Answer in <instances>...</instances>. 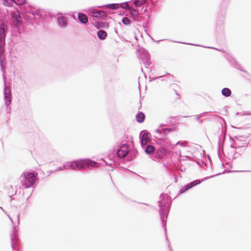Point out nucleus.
Here are the masks:
<instances>
[{
	"instance_id": "obj_1",
	"label": "nucleus",
	"mask_w": 251,
	"mask_h": 251,
	"mask_svg": "<svg viewBox=\"0 0 251 251\" xmlns=\"http://www.w3.org/2000/svg\"><path fill=\"white\" fill-rule=\"evenodd\" d=\"M159 198L160 200L158 201L159 206V212L162 226L167 236L166 221L172 204L171 197L167 194L162 193Z\"/></svg>"
},
{
	"instance_id": "obj_2",
	"label": "nucleus",
	"mask_w": 251,
	"mask_h": 251,
	"mask_svg": "<svg viewBox=\"0 0 251 251\" xmlns=\"http://www.w3.org/2000/svg\"><path fill=\"white\" fill-rule=\"evenodd\" d=\"M96 164V162L89 159H80L67 162L63 164V167L66 170H77L95 167Z\"/></svg>"
},
{
	"instance_id": "obj_3",
	"label": "nucleus",
	"mask_w": 251,
	"mask_h": 251,
	"mask_svg": "<svg viewBox=\"0 0 251 251\" xmlns=\"http://www.w3.org/2000/svg\"><path fill=\"white\" fill-rule=\"evenodd\" d=\"M44 11L40 9H36L34 7H29L26 9L25 14H23L24 18L27 21H36L43 18Z\"/></svg>"
},
{
	"instance_id": "obj_4",
	"label": "nucleus",
	"mask_w": 251,
	"mask_h": 251,
	"mask_svg": "<svg viewBox=\"0 0 251 251\" xmlns=\"http://www.w3.org/2000/svg\"><path fill=\"white\" fill-rule=\"evenodd\" d=\"M145 152L148 154H154L156 158H161L167 153V150L164 147H159V148H156L151 145H148L145 149Z\"/></svg>"
},
{
	"instance_id": "obj_5",
	"label": "nucleus",
	"mask_w": 251,
	"mask_h": 251,
	"mask_svg": "<svg viewBox=\"0 0 251 251\" xmlns=\"http://www.w3.org/2000/svg\"><path fill=\"white\" fill-rule=\"evenodd\" d=\"M21 177L23 178L21 180V184L25 188L32 187L36 180L35 174L33 172L23 173Z\"/></svg>"
},
{
	"instance_id": "obj_6",
	"label": "nucleus",
	"mask_w": 251,
	"mask_h": 251,
	"mask_svg": "<svg viewBox=\"0 0 251 251\" xmlns=\"http://www.w3.org/2000/svg\"><path fill=\"white\" fill-rule=\"evenodd\" d=\"M23 28L21 17L17 14H13L11 19V29L12 32L20 34L22 33Z\"/></svg>"
},
{
	"instance_id": "obj_7",
	"label": "nucleus",
	"mask_w": 251,
	"mask_h": 251,
	"mask_svg": "<svg viewBox=\"0 0 251 251\" xmlns=\"http://www.w3.org/2000/svg\"><path fill=\"white\" fill-rule=\"evenodd\" d=\"M3 79L4 82V88L3 90L4 100L5 104L6 105V110L8 111V112H9L11 109V106H9L11 102V93L10 87L6 85L5 81L6 78L4 75H3Z\"/></svg>"
},
{
	"instance_id": "obj_8",
	"label": "nucleus",
	"mask_w": 251,
	"mask_h": 251,
	"mask_svg": "<svg viewBox=\"0 0 251 251\" xmlns=\"http://www.w3.org/2000/svg\"><path fill=\"white\" fill-rule=\"evenodd\" d=\"M139 52H140L139 58L143 61L145 67L148 68L151 63L149 52L144 48L140 49Z\"/></svg>"
},
{
	"instance_id": "obj_9",
	"label": "nucleus",
	"mask_w": 251,
	"mask_h": 251,
	"mask_svg": "<svg viewBox=\"0 0 251 251\" xmlns=\"http://www.w3.org/2000/svg\"><path fill=\"white\" fill-rule=\"evenodd\" d=\"M103 6H106L107 8L110 9H118L120 8L123 9H126L129 7L128 2H124L120 3H110L107 4L103 6H99L98 7H101Z\"/></svg>"
},
{
	"instance_id": "obj_10",
	"label": "nucleus",
	"mask_w": 251,
	"mask_h": 251,
	"mask_svg": "<svg viewBox=\"0 0 251 251\" xmlns=\"http://www.w3.org/2000/svg\"><path fill=\"white\" fill-rule=\"evenodd\" d=\"M89 14L91 16L101 19H104L107 16V13L105 11L94 9L89 10Z\"/></svg>"
},
{
	"instance_id": "obj_11",
	"label": "nucleus",
	"mask_w": 251,
	"mask_h": 251,
	"mask_svg": "<svg viewBox=\"0 0 251 251\" xmlns=\"http://www.w3.org/2000/svg\"><path fill=\"white\" fill-rule=\"evenodd\" d=\"M150 134L147 131H142L139 135L140 141L142 147L146 146Z\"/></svg>"
},
{
	"instance_id": "obj_12",
	"label": "nucleus",
	"mask_w": 251,
	"mask_h": 251,
	"mask_svg": "<svg viewBox=\"0 0 251 251\" xmlns=\"http://www.w3.org/2000/svg\"><path fill=\"white\" fill-rule=\"evenodd\" d=\"M227 8V5H222L221 7H220V9L219 10L218 15V20L220 22V24L223 25V19L226 16V10Z\"/></svg>"
},
{
	"instance_id": "obj_13",
	"label": "nucleus",
	"mask_w": 251,
	"mask_h": 251,
	"mask_svg": "<svg viewBox=\"0 0 251 251\" xmlns=\"http://www.w3.org/2000/svg\"><path fill=\"white\" fill-rule=\"evenodd\" d=\"M126 9H128L130 11L129 13L126 14V16H129V17L132 19L133 21H135L137 16L138 15H139L138 10L135 8H131L129 6L128 8H127Z\"/></svg>"
},
{
	"instance_id": "obj_14",
	"label": "nucleus",
	"mask_w": 251,
	"mask_h": 251,
	"mask_svg": "<svg viewBox=\"0 0 251 251\" xmlns=\"http://www.w3.org/2000/svg\"><path fill=\"white\" fill-rule=\"evenodd\" d=\"M18 226H13V233L11 234V247L13 248V245L15 244V242L18 240Z\"/></svg>"
},
{
	"instance_id": "obj_15",
	"label": "nucleus",
	"mask_w": 251,
	"mask_h": 251,
	"mask_svg": "<svg viewBox=\"0 0 251 251\" xmlns=\"http://www.w3.org/2000/svg\"><path fill=\"white\" fill-rule=\"evenodd\" d=\"M94 25L97 29L100 28H108L109 27L108 23L101 21H96L94 23Z\"/></svg>"
},
{
	"instance_id": "obj_16",
	"label": "nucleus",
	"mask_w": 251,
	"mask_h": 251,
	"mask_svg": "<svg viewBox=\"0 0 251 251\" xmlns=\"http://www.w3.org/2000/svg\"><path fill=\"white\" fill-rule=\"evenodd\" d=\"M215 176H210L208 177H204L201 179V180H200L199 179H197L193 181L192 182H191L189 183V185H190L191 186L190 187H193L196 185H197L199 184H200L202 181H203L205 180H207L210 178H212L214 177Z\"/></svg>"
},
{
	"instance_id": "obj_17",
	"label": "nucleus",
	"mask_w": 251,
	"mask_h": 251,
	"mask_svg": "<svg viewBox=\"0 0 251 251\" xmlns=\"http://www.w3.org/2000/svg\"><path fill=\"white\" fill-rule=\"evenodd\" d=\"M78 19L79 21L83 24L87 23L88 19L87 16L84 13H79L78 14Z\"/></svg>"
},
{
	"instance_id": "obj_18",
	"label": "nucleus",
	"mask_w": 251,
	"mask_h": 251,
	"mask_svg": "<svg viewBox=\"0 0 251 251\" xmlns=\"http://www.w3.org/2000/svg\"><path fill=\"white\" fill-rule=\"evenodd\" d=\"M58 25L62 27H65L67 25V22L66 18L64 16H60L57 19Z\"/></svg>"
},
{
	"instance_id": "obj_19",
	"label": "nucleus",
	"mask_w": 251,
	"mask_h": 251,
	"mask_svg": "<svg viewBox=\"0 0 251 251\" xmlns=\"http://www.w3.org/2000/svg\"><path fill=\"white\" fill-rule=\"evenodd\" d=\"M145 119V115L142 112L139 111L136 115V119L137 122L139 123H143Z\"/></svg>"
},
{
	"instance_id": "obj_20",
	"label": "nucleus",
	"mask_w": 251,
	"mask_h": 251,
	"mask_svg": "<svg viewBox=\"0 0 251 251\" xmlns=\"http://www.w3.org/2000/svg\"><path fill=\"white\" fill-rule=\"evenodd\" d=\"M155 132L159 134L162 137H166L167 136V127L157 128L155 130Z\"/></svg>"
},
{
	"instance_id": "obj_21",
	"label": "nucleus",
	"mask_w": 251,
	"mask_h": 251,
	"mask_svg": "<svg viewBox=\"0 0 251 251\" xmlns=\"http://www.w3.org/2000/svg\"><path fill=\"white\" fill-rule=\"evenodd\" d=\"M97 35L100 40H103L106 38L107 33L105 31L102 29H100L97 32Z\"/></svg>"
},
{
	"instance_id": "obj_22",
	"label": "nucleus",
	"mask_w": 251,
	"mask_h": 251,
	"mask_svg": "<svg viewBox=\"0 0 251 251\" xmlns=\"http://www.w3.org/2000/svg\"><path fill=\"white\" fill-rule=\"evenodd\" d=\"M230 61L234 65V66L235 68L239 70L240 71H241L242 72H246V71L245 70H244V69L241 67L240 64H239L234 58H231Z\"/></svg>"
},
{
	"instance_id": "obj_23",
	"label": "nucleus",
	"mask_w": 251,
	"mask_h": 251,
	"mask_svg": "<svg viewBox=\"0 0 251 251\" xmlns=\"http://www.w3.org/2000/svg\"><path fill=\"white\" fill-rule=\"evenodd\" d=\"M128 151H127L122 149V148H120L117 151V155L118 157H119L120 158H122L126 156L128 154Z\"/></svg>"
},
{
	"instance_id": "obj_24",
	"label": "nucleus",
	"mask_w": 251,
	"mask_h": 251,
	"mask_svg": "<svg viewBox=\"0 0 251 251\" xmlns=\"http://www.w3.org/2000/svg\"><path fill=\"white\" fill-rule=\"evenodd\" d=\"M221 93L223 96L228 97L231 95V91L230 89L225 87L222 90Z\"/></svg>"
},
{
	"instance_id": "obj_25",
	"label": "nucleus",
	"mask_w": 251,
	"mask_h": 251,
	"mask_svg": "<svg viewBox=\"0 0 251 251\" xmlns=\"http://www.w3.org/2000/svg\"><path fill=\"white\" fill-rule=\"evenodd\" d=\"M222 138H223V141L224 142L225 140V139L226 138V134L223 133V131L221 132V135L219 137V139H218V154H219V151H220V147H221V140H222Z\"/></svg>"
},
{
	"instance_id": "obj_26",
	"label": "nucleus",
	"mask_w": 251,
	"mask_h": 251,
	"mask_svg": "<svg viewBox=\"0 0 251 251\" xmlns=\"http://www.w3.org/2000/svg\"><path fill=\"white\" fill-rule=\"evenodd\" d=\"M146 1V0H134V3L135 5V7L136 8L140 7L142 5L145 3Z\"/></svg>"
},
{
	"instance_id": "obj_27",
	"label": "nucleus",
	"mask_w": 251,
	"mask_h": 251,
	"mask_svg": "<svg viewBox=\"0 0 251 251\" xmlns=\"http://www.w3.org/2000/svg\"><path fill=\"white\" fill-rule=\"evenodd\" d=\"M212 112V111H209V112H204L201 114H200L198 115H197V117H196V120H197L198 121H199V123L200 124H201L203 122V120L201 119V118L204 115L206 114H207L208 113H211Z\"/></svg>"
},
{
	"instance_id": "obj_28",
	"label": "nucleus",
	"mask_w": 251,
	"mask_h": 251,
	"mask_svg": "<svg viewBox=\"0 0 251 251\" xmlns=\"http://www.w3.org/2000/svg\"><path fill=\"white\" fill-rule=\"evenodd\" d=\"M122 22L126 25H129L131 23V21L127 17L122 18Z\"/></svg>"
},
{
	"instance_id": "obj_29",
	"label": "nucleus",
	"mask_w": 251,
	"mask_h": 251,
	"mask_svg": "<svg viewBox=\"0 0 251 251\" xmlns=\"http://www.w3.org/2000/svg\"><path fill=\"white\" fill-rule=\"evenodd\" d=\"M3 4L7 6L11 7L15 1V0H2Z\"/></svg>"
},
{
	"instance_id": "obj_30",
	"label": "nucleus",
	"mask_w": 251,
	"mask_h": 251,
	"mask_svg": "<svg viewBox=\"0 0 251 251\" xmlns=\"http://www.w3.org/2000/svg\"><path fill=\"white\" fill-rule=\"evenodd\" d=\"M26 0H15L14 3L17 5H19L20 7H22L26 3Z\"/></svg>"
},
{
	"instance_id": "obj_31",
	"label": "nucleus",
	"mask_w": 251,
	"mask_h": 251,
	"mask_svg": "<svg viewBox=\"0 0 251 251\" xmlns=\"http://www.w3.org/2000/svg\"><path fill=\"white\" fill-rule=\"evenodd\" d=\"M190 185H189V183L187 184L179 190V194H182L183 193H185L189 189L192 188V187H190Z\"/></svg>"
},
{
	"instance_id": "obj_32",
	"label": "nucleus",
	"mask_w": 251,
	"mask_h": 251,
	"mask_svg": "<svg viewBox=\"0 0 251 251\" xmlns=\"http://www.w3.org/2000/svg\"><path fill=\"white\" fill-rule=\"evenodd\" d=\"M190 185H189V183L187 184L179 190V194H182L183 193H185L189 189L192 188V187H190Z\"/></svg>"
},
{
	"instance_id": "obj_33",
	"label": "nucleus",
	"mask_w": 251,
	"mask_h": 251,
	"mask_svg": "<svg viewBox=\"0 0 251 251\" xmlns=\"http://www.w3.org/2000/svg\"><path fill=\"white\" fill-rule=\"evenodd\" d=\"M187 144V142L185 141H183V142L178 141L176 143V145H180L181 147H186Z\"/></svg>"
},
{
	"instance_id": "obj_34",
	"label": "nucleus",
	"mask_w": 251,
	"mask_h": 251,
	"mask_svg": "<svg viewBox=\"0 0 251 251\" xmlns=\"http://www.w3.org/2000/svg\"><path fill=\"white\" fill-rule=\"evenodd\" d=\"M142 18L143 16L140 15V14L139 13V15H138L137 16V18H136V20H135V21L138 22H142Z\"/></svg>"
},
{
	"instance_id": "obj_35",
	"label": "nucleus",
	"mask_w": 251,
	"mask_h": 251,
	"mask_svg": "<svg viewBox=\"0 0 251 251\" xmlns=\"http://www.w3.org/2000/svg\"><path fill=\"white\" fill-rule=\"evenodd\" d=\"M232 140L233 143H232V145H231V148H240V146L236 145V143L235 142V141L233 140V139H232Z\"/></svg>"
},
{
	"instance_id": "obj_36",
	"label": "nucleus",
	"mask_w": 251,
	"mask_h": 251,
	"mask_svg": "<svg viewBox=\"0 0 251 251\" xmlns=\"http://www.w3.org/2000/svg\"><path fill=\"white\" fill-rule=\"evenodd\" d=\"M176 130L175 127H167V132H172L173 131H175Z\"/></svg>"
},
{
	"instance_id": "obj_37",
	"label": "nucleus",
	"mask_w": 251,
	"mask_h": 251,
	"mask_svg": "<svg viewBox=\"0 0 251 251\" xmlns=\"http://www.w3.org/2000/svg\"><path fill=\"white\" fill-rule=\"evenodd\" d=\"M163 76H164V75L159 76H157V77H154L153 78H152L151 79V77H150V81H153V80H156V79H157L158 78L163 77Z\"/></svg>"
},
{
	"instance_id": "obj_38",
	"label": "nucleus",
	"mask_w": 251,
	"mask_h": 251,
	"mask_svg": "<svg viewBox=\"0 0 251 251\" xmlns=\"http://www.w3.org/2000/svg\"><path fill=\"white\" fill-rule=\"evenodd\" d=\"M30 196V195L28 197H27L26 199L25 204L24 206L25 208H26L28 206V199H29Z\"/></svg>"
},
{
	"instance_id": "obj_39",
	"label": "nucleus",
	"mask_w": 251,
	"mask_h": 251,
	"mask_svg": "<svg viewBox=\"0 0 251 251\" xmlns=\"http://www.w3.org/2000/svg\"><path fill=\"white\" fill-rule=\"evenodd\" d=\"M204 48H210V49H215V50H220L222 52H225V51L223 50H219V49H218L217 48H213V47H204Z\"/></svg>"
},
{
	"instance_id": "obj_40",
	"label": "nucleus",
	"mask_w": 251,
	"mask_h": 251,
	"mask_svg": "<svg viewBox=\"0 0 251 251\" xmlns=\"http://www.w3.org/2000/svg\"><path fill=\"white\" fill-rule=\"evenodd\" d=\"M63 169H64V168L63 167V166H60V167H59L58 168H57L55 171H62L63 170Z\"/></svg>"
},
{
	"instance_id": "obj_41",
	"label": "nucleus",
	"mask_w": 251,
	"mask_h": 251,
	"mask_svg": "<svg viewBox=\"0 0 251 251\" xmlns=\"http://www.w3.org/2000/svg\"><path fill=\"white\" fill-rule=\"evenodd\" d=\"M17 221H18V224L19 225V220H20V214H19L17 215Z\"/></svg>"
},
{
	"instance_id": "obj_42",
	"label": "nucleus",
	"mask_w": 251,
	"mask_h": 251,
	"mask_svg": "<svg viewBox=\"0 0 251 251\" xmlns=\"http://www.w3.org/2000/svg\"><path fill=\"white\" fill-rule=\"evenodd\" d=\"M165 126V124H161L159 125V128H164L163 127Z\"/></svg>"
},
{
	"instance_id": "obj_43",
	"label": "nucleus",
	"mask_w": 251,
	"mask_h": 251,
	"mask_svg": "<svg viewBox=\"0 0 251 251\" xmlns=\"http://www.w3.org/2000/svg\"><path fill=\"white\" fill-rule=\"evenodd\" d=\"M141 11H143V12H144V13H145V12H146L147 9H146V8H145V9H144V7H143L142 8V9H141Z\"/></svg>"
},
{
	"instance_id": "obj_44",
	"label": "nucleus",
	"mask_w": 251,
	"mask_h": 251,
	"mask_svg": "<svg viewBox=\"0 0 251 251\" xmlns=\"http://www.w3.org/2000/svg\"><path fill=\"white\" fill-rule=\"evenodd\" d=\"M243 115H251V113H245L243 114Z\"/></svg>"
},
{
	"instance_id": "obj_45",
	"label": "nucleus",
	"mask_w": 251,
	"mask_h": 251,
	"mask_svg": "<svg viewBox=\"0 0 251 251\" xmlns=\"http://www.w3.org/2000/svg\"><path fill=\"white\" fill-rule=\"evenodd\" d=\"M189 45H194V46H201V45H198V44H188Z\"/></svg>"
},
{
	"instance_id": "obj_46",
	"label": "nucleus",
	"mask_w": 251,
	"mask_h": 251,
	"mask_svg": "<svg viewBox=\"0 0 251 251\" xmlns=\"http://www.w3.org/2000/svg\"><path fill=\"white\" fill-rule=\"evenodd\" d=\"M114 31H115V32L117 34H118V30H117V29L116 28H114Z\"/></svg>"
},
{
	"instance_id": "obj_47",
	"label": "nucleus",
	"mask_w": 251,
	"mask_h": 251,
	"mask_svg": "<svg viewBox=\"0 0 251 251\" xmlns=\"http://www.w3.org/2000/svg\"><path fill=\"white\" fill-rule=\"evenodd\" d=\"M139 203H141V204H145V205H148V206H150L149 204H148L147 203H141V202H139Z\"/></svg>"
},
{
	"instance_id": "obj_48",
	"label": "nucleus",
	"mask_w": 251,
	"mask_h": 251,
	"mask_svg": "<svg viewBox=\"0 0 251 251\" xmlns=\"http://www.w3.org/2000/svg\"><path fill=\"white\" fill-rule=\"evenodd\" d=\"M55 172H56V171H55V170H53V171L51 170L50 173H53Z\"/></svg>"
},
{
	"instance_id": "obj_49",
	"label": "nucleus",
	"mask_w": 251,
	"mask_h": 251,
	"mask_svg": "<svg viewBox=\"0 0 251 251\" xmlns=\"http://www.w3.org/2000/svg\"><path fill=\"white\" fill-rule=\"evenodd\" d=\"M169 247L170 248V251H172V249H171V246H170V244H169Z\"/></svg>"
},
{
	"instance_id": "obj_50",
	"label": "nucleus",
	"mask_w": 251,
	"mask_h": 251,
	"mask_svg": "<svg viewBox=\"0 0 251 251\" xmlns=\"http://www.w3.org/2000/svg\"><path fill=\"white\" fill-rule=\"evenodd\" d=\"M145 16H147V17H148V19H149V18H150V16H149V14H147V15H146H146H145Z\"/></svg>"
},
{
	"instance_id": "obj_51",
	"label": "nucleus",
	"mask_w": 251,
	"mask_h": 251,
	"mask_svg": "<svg viewBox=\"0 0 251 251\" xmlns=\"http://www.w3.org/2000/svg\"><path fill=\"white\" fill-rule=\"evenodd\" d=\"M155 138H160V137H158V136H155Z\"/></svg>"
},
{
	"instance_id": "obj_52",
	"label": "nucleus",
	"mask_w": 251,
	"mask_h": 251,
	"mask_svg": "<svg viewBox=\"0 0 251 251\" xmlns=\"http://www.w3.org/2000/svg\"><path fill=\"white\" fill-rule=\"evenodd\" d=\"M207 156H208V159H210V156H209V155H207Z\"/></svg>"
},
{
	"instance_id": "obj_53",
	"label": "nucleus",
	"mask_w": 251,
	"mask_h": 251,
	"mask_svg": "<svg viewBox=\"0 0 251 251\" xmlns=\"http://www.w3.org/2000/svg\"><path fill=\"white\" fill-rule=\"evenodd\" d=\"M161 41V40H159V41H158L157 42V43H159V42H160Z\"/></svg>"
},
{
	"instance_id": "obj_54",
	"label": "nucleus",
	"mask_w": 251,
	"mask_h": 251,
	"mask_svg": "<svg viewBox=\"0 0 251 251\" xmlns=\"http://www.w3.org/2000/svg\"><path fill=\"white\" fill-rule=\"evenodd\" d=\"M197 163L198 164H199V162L198 161H197Z\"/></svg>"
},
{
	"instance_id": "obj_55",
	"label": "nucleus",
	"mask_w": 251,
	"mask_h": 251,
	"mask_svg": "<svg viewBox=\"0 0 251 251\" xmlns=\"http://www.w3.org/2000/svg\"><path fill=\"white\" fill-rule=\"evenodd\" d=\"M12 249H13V251H14V246L13 247Z\"/></svg>"
},
{
	"instance_id": "obj_56",
	"label": "nucleus",
	"mask_w": 251,
	"mask_h": 251,
	"mask_svg": "<svg viewBox=\"0 0 251 251\" xmlns=\"http://www.w3.org/2000/svg\"><path fill=\"white\" fill-rule=\"evenodd\" d=\"M176 94L177 95V96H179L178 93L177 92H176Z\"/></svg>"
},
{
	"instance_id": "obj_57",
	"label": "nucleus",
	"mask_w": 251,
	"mask_h": 251,
	"mask_svg": "<svg viewBox=\"0 0 251 251\" xmlns=\"http://www.w3.org/2000/svg\"><path fill=\"white\" fill-rule=\"evenodd\" d=\"M225 171H226V170H224L223 173V174L225 173Z\"/></svg>"
},
{
	"instance_id": "obj_58",
	"label": "nucleus",
	"mask_w": 251,
	"mask_h": 251,
	"mask_svg": "<svg viewBox=\"0 0 251 251\" xmlns=\"http://www.w3.org/2000/svg\"><path fill=\"white\" fill-rule=\"evenodd\" d=\"M0 208L2 210H3V208H2V207H0Z\"/></svg>"
}]
</instances>
